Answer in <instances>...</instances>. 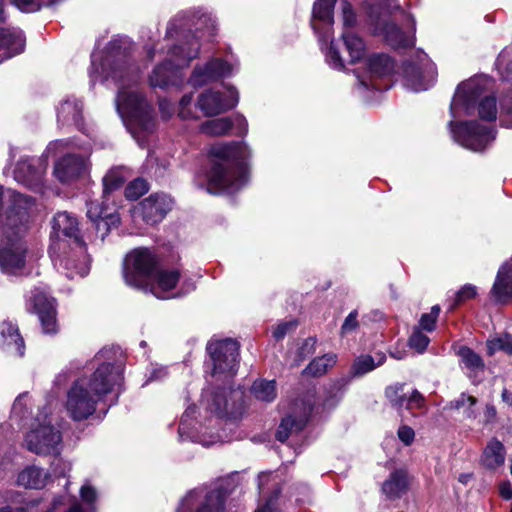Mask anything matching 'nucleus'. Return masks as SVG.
<instances>
[{
	"label": "nucleus",
	"mask_w": 512,
	"mask_h": 512,
	"mask_svg": "<svg viewBox=\"0 0 512 512\" xmlns=\"http://www.w3.org/2000/svg\"><path fill=\"white\" fill-rule=\"evenodd\" d=\"M195 287V282L191 278H184L178 291H176V297H181L192 292Z\"/></svg>",
	"instance_id": "obj_63"
},
{
	"label": "nucleus",
	"mask_w": 512,
	"mask_h": 512,
	"mask_svg": "<svg viewBox=\"0 0 512 512\" xmlns=\"http://www.w3.org/2000/svg\"><path fill=\"white\" fill-rule=\"evenodd\" d=\"M249 156L250 150L243 141L212 146L209 151L207 191L213 194L234 193L245 186L248 182Z\"/></svg>",
	"instance_id": "obj_6"
},
{
	"label": "nucleus",
	"mask_w": 512,
	"mask_h": 512,
	"mask_svg": "<svg viewBox=\"0 0 512 512\" xmlns=\"http://www.w3.org/2000/svg\"><path fill=\"white\" fill-rule=\"evenodd\" d=\"M499 106L501 124L507 128H512V89L501 97Z\"/></svg>",
	"instance_id": "obj_45"
},
{
	"label": "nucleus",
	"mask_w": 512,
	"mask_h": 512,
	"mask_svg": "<svg viewBox=\"0 0 512 512\" xmlns=\"http://www.w3.org/2000/svg\"><path fill=\"white\" fill-rule=\"evenodd\" d=\"M341 38L348 51L350 62L356 63L365 54V43L363 39L352 31H343Z\"/></svg>",
	"instance_id": "obj_36"
},
{
	"label": "nucleus",
	"mask_w": 512,
	"mask_h": 512,
	"mask_svg": "<svg viewBox=\"0 0 512 512\" xmlns=\"http://www.w3.org/2000/svg\"><path fill=\"white\" fill-rule=\"evenodd\" d=\"M477 294V287L471 284L464 285L457 293H456V304L462 303L468 299L475 297Z\"/></svg>",
	"instance_id": "obj_56"
},
{
	"label": "nucleus",
	"mask_w": 512,
	"mask_h": 512,
	"mask_svg": "<svg viewBox=\"0 0 512 512\" xmlns=\"http://www.w3.org/2000/svg\"><path fill=\"white\" fill-rule=\"evenodd\" d=\"M367 15L376 35L383 36L386 43L393 48H404L413 45V38L406 35L389 16L401 10L397 0H368Z\"/></svg>",
	"instance_id": "obj_10"
},
{
	"label": "nucleus",
	"mask_w": 512,
	"mask_h": 512,
	"mask_svg": "<svg viewBox=\"0 0 512 512\" xmlns=\"http://www.w3.org/2000/svg\"><path fill=\"white\" fill-rule=\"evenodd\" d=\"M30 218L21 210L15 218L0 217V270L8 276H20L26 266L27 245L24 236Z\"/></svg>",
	"instance_id": "obj_7"
},
{
	"label": "nucleus",
	"mask_w": 512,
	"mask_h": 512,
	"mask_svg": "<svg viewBox=\"0 0 512 512\" xmlns=\"http://www.w3.org/2000/svg\"><path fill=\"white\" fill-rule=\"evenodd\" d=\"M197 409L195 406H188L183 413L178 434L181 441L190 440L192 442L200 443L203 446H210L217 442L224 441L225 437L220 433L211 434L207 439L205 433L202 432L204 423L197 421L196 419Z\"/></svg>",
	"instance_id": "obj_16"
},
{
	"label": "nucleus",
	"mask_w": 512,
	"mask_h": 512,
	"mask_svg": "<svg viewBox=\"0 0 512 512\" xmlns=\"http://www.w3.org/2000/svg\"><path fill=\"white\" fill-rule=\"evenodd\" d=\"M159 110L163 119L168 120L174 114L173 104L166 98L159 100Z\"/></svg>",
	"instance_id": "obj_60"
},
{
	"label": "nucleus",
	"mask_w": 512,
	"mask_h": 512,
	"mask_svg": "<svg viewBox=\"0 0 512 512\" xmlns=\"http://www.w3.org/2000/svg\"><path fill=\"white\" fill-rule=\"evenodd\" d=\"M487 352L492 356L497 351H504L507 354H512V335L503 334L487 340Z\"/></svg>",
	"instance_id": "obj_44"
},
{
	"label": "nucleus",
	"mask_w": 512,
	"mask_h": 512,
	"mask_svg": "<svg viewBox=\"0 0 512 512\" xmlns=\"http://www.w3.org/2000/svg\"><path fill=\"white\" fill-rule=\"evenodd\" d=\"M125 171L123 168L117 167L110 169L103 178V198L109 193L120 188L125 182Z\"/></svg>",
	"instance_id": "obj_41"
},
{
	"label": "nucleus",
	"mask_w": 512,
	"mask_h": 512,
	"mask_svg": "<svg viewBox=\"0 0 512 512\" xmlns=\"http://www.w3.org/2000/svg\"><path fill=\"white\" fill-rule=\"evenodd\" d=\"M27 309L38 315L44 333L57 332L55 301L45 290L35 288L30 292L27 296Z\"/></svg>",
	"instance_id": "obj_15"
},
{
	"label": "nucleus",
	"mask_w": 512,
	"mask_h": 512,
	"mask_svg": "<svg viewBox=\"0 0 512 512\" xmlns=\"http://www.w3.org/2000/svg\"><path fill=\"white\" fill-rule=\"evenodd\" d=\"M487 76H475L462 82L452 99L450 114L452 119L448 127L452 138L462 147L474 151H483L495 139V130L477 121H456L464 115H472L483 93L490 87Z\"/></svg>",
	"instance_id": "obj_3"
},
{
	"label": "nucleus",
	"mask_w": 512,
	"mask_h": 512,
	"mask_svg": "<svg viewBox=\"0 0 512 512\" xmlns=\"http://www.w3.org/2000/svg\"><path fill=\"white\" fill-rule=\"evenodd\" d=\"M233 128L230 117L207 120L200 125V131L209 136H222Z\"/></svg>",
	"instance_id": "obj_39"
},
{
	"label": "nucleus",
	"mask_w": 512,
	"mask_h": 512,
	"mask_svg": "<svg viewBox=\"0 0 512 512\" xmlns=\"http://www.w3.org/2000/svg\"><path fill=\"white\" fill-rule=\"evenodd\" d=\"M476 404L477 399L475 397L462 393L458 398L450 401L446 408L449 410H459L463 408L464 418L466 420H475L477 417V411L475 409Z\"/></svg>",
	"instance_id": "obj_38"
},
{
	"label": "nucleus",
	"mask_w": 512,
	"mask_h": 512,
	"mask_svg": "<svg viewBox=\"0 0 512 512\" xmlns=\"http://www.w3.org/2000/svg\"><path fill=\"white\" fill-rule=\"evenodd\" d=\"M458 356L461 363L471 372H477L484 369V362L480 355L467 346H462L458 350Z\"/></svg>",
	"instance_id": "obj_42"
},
{
	"label": "nucleus",
	"mask_w": 512,
	"mask_h": 512,
	"mask_svg": "<svg viewBox=\"0 0 512 512\" xmlns=\"http://www.w3.org/2000/svg\"><path fill=\"white\" fill-rule=\"evenodd\" d=\"M358 312L357 310L351 311L348 316L345 318L342 326H341V334L345 335L352 331H354L358 327Z\"/></svg>",
	"instance_id": "obj_55"
},
{
	"label": "nucleus",
	"mask_w": 512,
	"mask_h": 512,
	"mask_svg": "<svg viewBox=\"0 0 512 512\" xmlns=\"http://www.w3.org/2000/svg\"><path fill=\"white\" fill-rule=\"evenodd\" d=\"M50 257L56 267L69 279L83 278L90 270V261L86 253L77 218L66 211L58 212L52 220Z\"/></svg>",
	"instance_id": "obj_5"
},
{
	"label": "nucleus",
	"mask_w": 512,
	"mask_h": 512,
	"mask_svg": "<svg viewBox=\"0 0 512 512\" xmlns=\"http://www.w3.org/2000/svg\"><path fill=\"white\" fill-rule=\"evenodd\" d=\"M251 393L255 399L270 403L277 396L275 380L259 379L254 381L251 387Z\"/></svg>",
	"instance_id": "obj_37"
},
{
	"label": "nucleus",
	"mask_w": 512,
	"mask_h": 512,
	"mask_svg": "<svg viewBox=\"0 0 512 512\" xmlns=\"http://www.w3.org/2000/svg\"><path fill=\"white\" fill-rule=\"evenodd\" d=\"M27 398V393H23L16 398L12 406V414L14 416H17L20 419H23L25 417V414L27 412Z\"/></svg>",
	"instance_id": "obj_54"
},
{
	"label": "nucleus",
	"mask_w": 512,
	"mask_h": 512,
	"mask_svg": "<svg viewBox=\"0 0 512 512\" xmlns=\"http://www.w3.org/2000/svg\"><path fill=\"white\" fill-rule=\"evenodd\" d=\"M296 326V322L288 321L279 323L273 330L272 334L276 340H281L292 328Z\"/></svg>",
	"instance_id": "obj_57"
},
{
	"label": "nucleus",
	"mask_w": 512,
	"mask_h": 512,
	"mask_svg": "<svg viewBox=\"0 0 512 512\" xmlns=\"http://www.w3.org/2000/svg\"><path fill=\"white\" fill-rule=\"evenodd\" d=\"M203 31L201 37L212 38L216 32V21L202 9L182 11L170 20L166 31L168 49L164 61L156 65L149 75L153 88L180 87L184 83L182 69L195 59L200 50L198 36L192 33Z\"/></svg>",
	"instance_id": "obj_2"
},
{
	"label": "nucleus",
	"mask_w": 512,
	"mask_h": 512,
	"mask_svg": "<svg viewBox=\"0 0 512 512\" xmlns=\"http://www.w3.org/2000/svg\"><path fill=\"white\" fill-rule=\"evenodd\" d=\"M159 265V259L149 248H136L129 252L123 262V276L127 285L148 290L152 276Z\"/></svg>",
	"instance_id": "obj_12"
},
{
	"label": "nucleus",
	"mask_w": 512,
	"mask_h": 512,
	"mask_svg": "<svg viewBox=\"0 0 512 512\" xmlns=\"http://www.w3.org/2000/svg\"><path fill=\"white\" fill-rule=\"evenodd\" d=\"M326 62L328 63V65L331 68L338 70V71L343 70L345 67L344 62H343L342 58L340 57V54H339L338 50L336 49L333 42H331L329 47L327 48Z\"/></svg>",
	"instance_id": "obj_53"
},
{
	"label": "nucleus",
	"mask_w": 512,
	"mask_h": 512,
	"mask_svg": "<svg viewBox=\"0 0 512 512\" xmlns=\"http://www.w3.org/2000/svg\"><path fill=\"white\" fill-rule=\"evenodd\" d=\"M26 448L37 455H59L62 448V432L54 424L53 417L40 411L32 428L24 438Z\"/></svg>",
	"instance_id": "obj_11"
},
{
	"label": "nucleus",
	"mask_w": 512,
	"mask_h": 512,
	"mask_svg": "<svg viewBox=\"0 0 512 512\" xmlns=\"http://www.w3.org/2000/svg\"><path fill=\"white\" fill-rule=\"evenodd\" d=\"M344 387V380H338L331 383L327 388H325L321 398V403L317 402L314 395H307L303 400H301L303 412L300 416H296L294 413L282 419L276 432L277 440L281 442L286 441L290 435L299 433L303 430L311 415L335 407L343 396Z\"/></svg>",
	"instance_id": "obj_9"
},
{
	"label": "nucleus",
	"mask_w": 512,
	"mask_h": 512,
	"mask_svg": "<svg viewBox=\"0 0 512 512\" xmlns=\"http://www.w3.org/2000/svg\"><path fill=\"white\" fill-rule=\"evenodd\" d=\"M479 116L486 121H494L498 114L494 97H484L478 104Z\"/></svg>",
	"instance_id": "obj_46"
},
{
	"label": "nucleus",
	"mask_w": 512,
	"mask_h": 512,
	"mask_svg": "<svg viewBox=\"0 0 512 512\" xmlns=\"http://www.w3.org/2000/svg\"><path fill=\"white\" fill-rule=\"evenodd\" d=\"M17 8L24 12H35L43 6H51L61 0H10Z\"/></svg>",
	"instance_id": "obj_47"
},
{
	"label": "nucleus",
	"mask_w": 512,
	"mask_h": 512,
	"mask_svg": "<svg viewBox=\"0 0 512 512\" xmlns=\"http://www.w3.org/2000/svg\"><path fill=\"white\" fill-rule=\"evenodd\" d=\"M398 437L405 445H410L414 440L415 433L411 427L402 425L398 429Z\"/></svg>",
	"instance_id": "obj_58"
},
{
	"label": "nucleus",
	"mask_w": 512,
	"mask_h": 512,
	"mask_svg": "<svg viewBox=\"0 0 512 512\" xmlns=\"http://www.w3.org/2000/svg\"><path fill=\"white\" fill-rule=\"evenodd\" d=\"M239 101L238 91L234 87H226L224 91L206 89L196 101L192 93L182 96L178 106V116L183 120H196L203 116L212 117L234 108Z\"/></svg>",
	"instance_id": "obj_8"
},
{
	"label": "nucleus",
	"mask_w": 512,
	"mask_h": 512,
	"mask_svg": "<svg viewBox=\"0 0 512 512\" xmlns=\"http://www.w3.org/2000/svg\"><path fill=\"white\" fill-rule=\"evenodd\" d=\"M34 205L35 200L31 196L13 189H4L0 185V217L10 216L15 218L23 210L30 218Z\"/></svg>",
	"instance_id": "obj_22"
},
{
	"label": "nucleus",
	"mask_w": 512,
	"mask_h": 512,
	"mask_svg": "<svg viewBox=\"0 0 512 512\" xmlns=\"http://www.w3.org/2000/svg\"><path fill=\"white\" fill-rule=\"evenodd\" d=\"M435 74V67L425 53L419 56V63L408 62L404 66L406 85L416 92L427 90Z\"/></svg>",
	"instance_id": "obj_19"
},
{
	"label": "nucleus",
	"mask_w": 512,
	"mask_h": 512,
	"mask_svg": "<svg viewBox=\"0 0 512 512\" xmlns=\"http://www.w3.org/2000/svg\"><path fill=\"white\" fill-rule=\"evenodd\" d=\"M207 352L213 363V376L224 379L233 377L239 365V344L228 339L211 340L207 344Z\"/></svg>",
	"instance_id": "obj_13"
},
{
	"label": "nucleus",
	"mask_w": 512,
	"mask_h": 512,
	"mask_svg": "<svg viewBox=\"0 0 512 512\" xmlns=\"http://www.w3.org/2000/svg\"><path fill=\"white\" fill-rule=\"evenodd\" d=\"M116 211L114 207L105 205L103 202L89 201L87 202V217L93 223L105 216L106 213Z\"/></svg>",
	"instance_id": "obj_49"
},
{
	"label": "nucleus",
	"mask_w": 512,
	"mask_h": 512,
	"mask_svg": "<svg viewBox=\"0 0 512 512\" xmlns=\"http://www.w3.org/2000/svg\"><path fill=\"white\" fill-rule=\"evenodd\" d=\"M336 0H316L313 5L312 10V21L311 26L314 31L317 33L318 28L315 24V21H321L325 24L332 25L333 24V11Z\"/></svg>",
	"instance_id": "obj_35"
},
{
	"label": "nucleus",
	"mask_w": 512,
	"mask_h": 512,
	"mask_svg": "<svg viewBox=\"0 0 512 512\" xmlns=\"http://www.w3.org/2000/svg\"><path fill=\"white\" fill-rule=\"evenodd\" d=\"M180 281V272L177 269H156L148 290L159 299H170L176 297V292L172 290Z\"/></svg>",
	"instance_id": "obj_24"
},
{
	"label": "nucleus",
	"mask_w": 512,
	"mask_h": 512,
	"mask_svg": "<svg viewBox=\"0 0 512 512\" xmlns=\"http://www.w3.org/2000/svg\"><path fill=\"white\" fill-rule=\"evenodd\" d=\"M225 499L226 491L221 487L196 489L187 493L176 512H224Z\"/></svg>",
	"instance_id": "obj_14"
},
{
	"label": "nucleus",
	"mask_w": 512,
	"mask_h": 512,
	"mask_svg": "<svg viewBox=\"0 0 512 512\" xmlns=\"http://www.w3.org/2000/svg\"><path fill=\"white\" fill-rule=\"evenodd\" d=\"M336 360L337 356L335 354H325L322 357H318L312 360L304 372L312 376H321L325 374L329 368L335 365Z\"/></svg>",
	"instance_id": "obj_40"
},
{
	"label": "nucleus",
	"mask_w": 512,
	"mask_h": 512,
	"mask_svg": "<svg viewBox=\"0 0 512 512\" xmlns=\"http://www.w3.org/2000/svg\"><path fill=\"white\" fill-rule=\"evenodd\" d=\"M47 163L41 158L20 159L14 169V179L29 188L38 189L42 186Z\"/></svg>",
	"instance_id": "obj_20"
},
{
	"label": "nucleus",
	"mask_w": 512,
	"mask_h": 512,
	"mask_svg": "<svg viewBox=\"0 0 512 512\" xmlns=\"http://www.w3.org/2000/svg\"><path fill=\"white\" fill-rule=\"evenodd\" d=\"M386 396L393 406L398 408L406 407L407 394L404 392L403 384L388 387L386 389Z\"/></svg>",
	"instance_id": "obj_48"
},
{
	"label": "nucleus",
	"mask_w": 512,
	"mask_h": 512,
	"mask_svg": "<svg viewBox=\"0 0 512 512\" xmlns=\"http://www.w3.org/2000/svg\"><path fill=\"white\" fill-rule=\"evenodd\" d=\"M491 294L498 302L512 301V257L499 268Z\"/></svg>",
	"instance_id": "obj_28"
},
{
	"label": "nucleus",
	"mask_w": 512,
	"mask_h": 512,
	"mask_svg": "<svg viewBox=\"0 0 512 512\" xmlns=\"http://www.w3.org/2000/svg\"><path fill=\"white\" fill-rule=\"evenodd\" d=\"M233 127L237 129L239 135H246L248 132V122L243 115L237 114L231 118Z\"/></svg>",
	"instance_id": "obj_59"
},
{
	"label": "nucleus",
	"mask_w": 512,
	"mask_h": 512,
	"mask_svg": "<svg viewBox=\"0 0 512 512\" xmlns=\"http://www.w3.org/2000/svg\"><path fill=\"white\" fill-rule=\"evenodd\" d=\"M82 102L74 97L62 101L57 108V120L62 125H75L82 130Z\"/></svg>",
	"instance_id": "obj_29"
},
{
	"label": "nucleus",
	"mask_w": 512,
	"mask_h": 512,
	"mask_svg": "<svg viewBox=\"0 0 512 512\" xmlns=\"http://www.w3.org/2000/svg\"><path fill=\"white\" fill-rule=\"evenodd\" d=\"M148 189V183L144 179L137 178L131 181L125 188V196L128 199L135 200L145 194Z\"/></svg>",
	"instance_id": "obj_51"
},
{
	"label": "nucleus",
	"mask_w": 512,
	"mask_h": 512,
	"mask_svg": "<svg viewBox=\"0 0 512 512\" xmlns=\"http://www.w3.org/2000/svg\"><path fill=\"white\" fill-rule=\"evenodd\" d=\"M131 48L128 38L112 39L104 51L92 53L89 76L91 84L111 80L117 85L116 110L131 136L144 147L157 121L152 104L139 87L140 71L130 62Z\"/></svg>",
	"instance_id": "obj_1"
},
{
	"label": "nucleus",
	"mask_w": 512,
	"mask_h": 512,
	"mask_svg": "<svg viewBox=\"0 0 512 512\" xmlns=\"http://www.w3.org/2000/svg\"><path fill=\"white\" fill-rule=\"evenodd\" d=\"M87 170L86 158L75 154H67L55 164L54 174L62 183H69L83 176Z\"/></svg>",
	"instance_id": "obj_25"
},
{
	"label": "nucleus",
	"mask_w": 512,
	"mask_h": 512,
	"mask_svg": "<svg viewBox=\"0 0 512 512\" xmlns=\"http://www.w3.org/2000/svg\"><path fill=\"white\" fill-rule=\"evenodd\" d=\"M496 409L493 405L487 404L484 410L483 424L488 425L495 422Z\"/></svg>",
	"instance_id": "obj_64"
},
{
	"label": "nucleus",
	"mask_w": 512,
	"mask_h": 512,
	"mask_svg": "<svg viewBox=\"0 0 512 512\" xmlns=\"http://www.w3.org/2000/svg\"><path fill=\"white\" fill-rule=\"evenodd\" d=\"M506 450L498 439H491L482 454V463L488 469H496L505 462Z\"/></svg>",
	"instance_id": "obj_33"
},
{
	"label": "nucleus",
	"mask_w": 512,
	"mask_h": 512,
	"mask_svg": "<svg viewBox=\"0 0 512 512\" xmlns=\"http://www.w3.org/2000/svg\"><path fill=\"white\" fill-rule=\"evenodd\" d=\"M386 360L384 353H377L375 357L371 355H361L356 358L351 367V373L355 377L363 376L381 366Z\"/></svg>",
	"instance_id": "obj_34"
},
{
	"label": "nucleus",
	"mask_w": 512,
	"mask_h": 512,
	"mask_svg": "<svg viewBox=\"0 0 512 512\" xmlns=\"http://www.w3.org/2000/svg\"><path fill=\"white\" fill-rule=\"evenodd\" d=\"M234 67L221 59H212L204 65H197L190 78L189 83L193 87H201L210 82L217 81L222 77L230 76Z\"/></svg>",
	"instance_id": "obj_21"
},
{
	"label": "nucleus",
	"mask_w": 512,
	"mask_h": 512,
	"mask_svg": "<svg viewBox=\"0 0 512 512\" xmlns=\"http://www.w3.org/2000/svg\"><path fill=\"white\" fill-rule=\"evenodd\" d=\"M49 479V474L42 468L35 465L28 466L22 470L17 478V483L25 488H43Z\"/></svg>",
	"instance_id": "obj_32"
},
{
	"label": "nucleus",
	"mask_w": 512,
	"mask_h": 512,
	"mask_svg": "<svg viewBox=\"0 0 512 512\" xmlns=\"http://www.w3.org/2000/svg\"><path fill=\"white\" fill-rule=\"evenodd\" d=\"M119 223L120 217L116 211L106 213L103 218L93 222L96 232L102 241L109 234L111 228L117 227Z\"/></svg>",
	"instance_id": "obj_43"
},
{
	"label": "nucleus",
	"mask_w": 512,
	"mask_h": 512,
	"mask_svg": "<svg viewBox=\"0 0 512 512\" xmlns=\"http://www.w3.org/2000/svg\"><path fill=\"white\" fill-rule=\"evenodd\" d=\"M429 342V337L425 335L420 328H414L411 336L409 337L408 345L410 348L421 354L426 350Z\"/></svg>",
	"instance_id": "obj_50"
},
{
	"label": "nucleus",
	"mask_w": 512,
	"mask_h": 512,
	"mask_svg": "<svg viewBox=\"0 0 512 512\" xmlns=\"http://www.w3.org/2000/svg\"><path fill=\"white\" fill-rule=\"evenodd\" d=\"M80 496L84 504L67 496L57 497L52 503V510L57 511L61 506H65V512H94L93 503L97 498L96 490L86 483L80 489Z\"/></svg>",
	"instance_id": "obj_26"
},
{
	"label": "nucleus",
	"mask_w": 512,
	"mask_h": 512,
	"mask_svg": "<svg viewBox=\"0 0 512 512\" xmlns=\"http://www.w3.org/2000/svg\"><path fill=\"white\" fill-rule=\"evenodd\" d=\"M23 33L15 28H0V62L24 50Z\"/></svg>",
	"instance_id": "obj_27"
},
{
	"label": "nucleus",
	"mask_w": 512,
	"mask_h": 512,
	"mask_svg": "<svg viewBox=\"0 0 512 512\" xmlns=\"http://www.w3.org/2000/svg\"><path fill=\"white\" fill-rule=\"evenodd\" d=\"M123 380L119 367L102 363L88 375L72 381L66 391L64 409L73 421H84L92 416L105 395L120 386Z\"/></svg>",
	"instance_id": "obj_4"
},
{
	"label": "nucleus",
	"mask_w": 512,
	"mask_h": 512,
	"mask_svg": "<svg viewBox=\"0 0 512 512\" xmlns=\"http://www.w3.org/2000/svg\"><path fill=\"white\" fill-rule=\"evenodd\" d=\"M424 403V398L421 393L417 390H414L410 396H407V409L420 408Z\"/></svg>",
	"instance_id": "obj_61"
},
{
	"label": "nucleus",
	"mask_w": 512,
	"mask_h": 512,
	"mask_svg": "<svg viewBox=\"0 0 512 512\" xmlns=\"http://www.w3.org/2000/svg\"><path fill=\"white\" fill-rule=\"evenodd\" d=\"M342 22H343V31H351V29L357 23V16L352 7V5L348 1H342Z\"/></svg>",
	"instance_id": "obj_52"
},
{
	"label": "nucleus",
	"mask_w": 512,
	"mask_h": 512,
	"mask_svg": "<svg viewBox=\"0 0 512 512\" xmlns=\"http://www.w3.org/2000/svg\"><path fill=\"white\" fill-rule=\"evenodd\" d=\"M436 321L433 316H430L428 313H424L419 321V327L421 330H425L427 332H432L435 329Z\"/></svg>",
	"instance_id": "obj_62"
},
{
	"label": "nucleus",
	"mask_w": 512,
	"mask_h": 512,
	"mask_svg": "<svg viewBox=\"0 0 512 512\" xmlns=\"http://www.w3.org/2000/svg\"><path fill=\"white\" fill-rule=\"evenodd\" d=\"M367 76H359L358 87L363 91L370 89L383 90L379 79L389 75L394 70V61L390 56L384 53H375L370 55L366 60Z\"/></svg>",
	"instance_id": "obj_18"
},
{
	"label": "nucleus",
	"mask_w": 512,
	"mask_h": 512,
	"mask_svg": "<svg viewBox=\"0 0 512 512\" xmlns=\"http://www.w3.org/2000/svg\"><path fill=\"white\" fill-rule=\"evenodd\" d=\"M227 389L223 388L218 391L211 389L204 390L201 406L205 409L206 413L215 416L217 419L228 417L229 419H236L238 412L234 410V406L229 408L227 401Z\"/></svg>",
	"instance_id": "obj_23"
},
{
	"label": "nucleus",
	"mask_w": 512,
	"mask_h": 512,
	"mask_svg": "<svg viewBox=\"0 0 512 512\" xmlns=\"http://www.w3.org/2000/svg\"><path fill=\"white\" fill-rule=\"evenodd\" d=\"M410 478L405 469L392 471L382 484V491L389 499L400 498L408 491Z\"/></svg>",
	"instance_id": "obj_31"
},
{
	"label": "nucleus",
	"mask_w": 512,
	"mask_h": 512,
	"mask_svg": "<svg viewBox=\"0 0 512 512\" xmlns=\"http://www.w3.org/2000/svg\"><path fill=\"white\" fill-rule=\"evenodd\" d=\"M0 335L3 349L18 357L24 355V340L15 324L10 321H3L0 325Z\"/></svg>",
	"instance_id": "obj_30"
},
{
	"label": "nucleus",
	"mask_w": 512,
	"mask_h": 512,
	"mask_svg": "<svg viewBox=\"0 0 512 512\" xmlns=\"http://www.w3.org/2000/svg\"><path fill=\"white\" fill-rule=\"evenodd\" d=\"M173 207L172 198L164 193H154L143 199L133 209V216L141 218L146 224L161 222Z\"/></svg>",
	"instance_id": "obj_17"
}]
</instances>
